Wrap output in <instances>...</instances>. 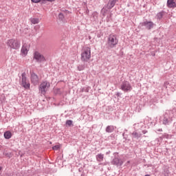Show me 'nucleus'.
<instances>
[{
	"label": "nucleus",
	"instance_id": "24",
	"mask_svg": "<svg viewBox=\"0 0 176 176\" xmlns=\"http://www.w3.org/2000/svg\"><path fill=\"white\" fill-rule=\"evenodd\" d=\"M78 71H83L85 69V65H79L78 66Z\"/></svg>",
	"mask_w": 176,
	"mask_h": 176
},
{
	"label": "nucleus",
	"instance_id": "2",
	"mask_svg": "<svg viewBox=\"0 0 176 176\" xmlns=\"http://www.w3.org/2000/svg\"><path fill=\"white\" fill-rule=\"evenodd\" d=\"M111 164H113V166H116L117 167L123 166V160L120 159V157H119V153H113V157L111 162Z\"/></svg>",
	"mask_w": 176,
	"mask_h": 176
},
{
	"label": "nucleus",
	"instance_id": "19",
	"mask_svg": "<svg viewBox=\"0 0 176 176\" xmlns=\"http://www.w3.org/2000/svg\"><path fill=\"white\" fill-rule=\"evenodd\" d=\"M97 162H101L104 161V154L100 153L96 155Z\"/></svg>",
	"mask_w": 176,
	"mask_h": 176
},
{
	"label": "nucleus",
	"instance_id": "37",
	"mask_svg": "<svg viewBox=\"0 0 176 176\" xmlns=\"http://www.w3.org/2000/svg\"><path fill=\"white\" fill-rule=\"evenodd\" d=\"M118 1H119V0H115L116 2H118Z\"/></svg>",
	"mask_w": 176,
	"mask_h": 176
},
{
	"label": "nucleus",
	"instance_id": "5",
	"mask_svg": "<svg viewBox=\"0 0 176 176\" xmlns=\"http://www.w3.org/2000/svg\"><path fill=\"white\" fill-rule=\"evenodd\" d=\"M121 90L122 91H125L126 93L129 91H131L133 90V87L129 81H124L121 83Z\"/></svg>",
	"mask_w": 176,
	"mask_h": 176
},
{
	"label": "nucleus",
	"instance_id": "30",
	"mask_svg": "<svg viewBox=\"0 0 176 176\" xmlns=\"http://www.w3.org/2000/svg\"><path fill=\"white\" fill-rule=\"evenodd\" d=\"M41 1H42V5H45L47 2V0H41Z\"/></svg>",
	"mask_w": 176,
	"mask_h": 176
},
{
	"label": "nucleus",
	"instance_id": "33",
	"mask_svg": "<svg viewBox=\"0 0 176 176\" xmlns=\"http://www.w3.org/2000/svg\"><path fill=\"white\" fill-rule=\"evenodd\" d=\"M167 85H168V82H164V87L167 88Z\"/></svg>",
	"mask_w": 176,
	"mask_h": 176
},
{
	"label": "nucleus",
	"instance_id": "23",
	"mask_svg": "<svg viewBox=\"0 0 176 176\" xmlns=\"http://www.w3.org/2000/svg\"><path fill=\"white\" fill-rule=\"evenodd\" d=\"M58 19L60 20V21H63L64 20V14L60 12L58 14Z\"/></svg>",
	"mask_w": 176,
	"mask_h": 176
},
{
	"label": "nucleus",
	"instance_id": "34",
	"mask_svg": "<svg viewBox=\"0 0 176 176\" xmlns=\"http://www.w3.org/2000/svg\"><path fill=\"white\" fill-rule=\"evenodd\" d=\"M56 0H47V2H54Z\"/></svg>",
	"mask_w": 176,
	"mask_h": 176
},
{
	"label": "nucleus",
	"instance_id": "18",
	"mask_svg": "<svg viewBox=\"0 0 176 176\" xmlns=\"http://www.w3.org/2000/svg\"><path fill=\"white\" fill-rule=\"evenodd\" d=\"M3 135L6 140H10V138H12V132H10V131H7L4 133Z\"/></svg>",
	"mask_w": 176,
	"mask_h": 176
},
{
	"label": "nucleus",
	"instance_id": "13",
	"mask_svg": "<svg viewBox=\"0 0 176 176\" xmlns=\"http://www.w3.org/2000/svg\"><path fill=\"white\" fill-rule=\"evenodd\" d=\"M167 6L168 8H176V3L174 0H168Z\"/></svg>",
	"mask_w": 176,
	"mask_h": 176
},
{
	"label": "nucleus",
	"instance_id": "26",
	"mask_svg": "<svg viewBox=\"0 0 176 176\" xmlns=\"http://www.w3.org/2000/svg\"><path fill=\"white\" fill-rule=\"evenodd\" d=\"M72 123H73V121L71 120H67L66 121V124H67V126H72Z\"/></svg>",
	"mask_w": 176,
	"mask_h": 176
},
{
	"label": "nucleus",
	"instance_id": "29",
	"mask_svg": "<svg viewBox=\"0 0 176 176\" xmlns=\"http://www.w3.org/2000/svg\"><path fill=\"white\" fill-rule=\"evenodd\" d=\"M52 149H54V151H58V149H60V146L55 145L52 147Z\"/></svg>",
	"mask_w": 176,
	"mask_h": 176
},
{
	"label": "nucleus",
	"instance_id": "31",
	"mask_svg": "<svg viewBox=\"0 0 176 176\" xmlns=\"http://www.w3.org/2000/svg\"><path fill=\"white\" fill-rule=\"evenodd\" d=\"M85 13L87 14H89V13H90V10H89V9H87L86 11H85Z\"/></svg>",
	"mask_w": 176,
	"mask_h": 176
},
{
	"label": "nucleus",
	"instance_id": "1",
	"mask_svg": "<svg viewBox=\"0 0 176 176\" xmlns=\"http://www.w3.org/2000/svg\"><path fill=\"white\" fill-rule=\"evenodd\" d=\"M118 42L116 36L112 34L109 35L107 43V49H113V47H116V45H118Z\"/></svg>",
	"mask_w": 176,
	"mask_h": 176
},
{
	"label": "nucleus",
	"instance_id": "32",
	"mask_svg": "<svg viewBox=\"0 0 176 176\" xmlns=\"http://www.w3.org/2000/svg\"><path fill=\"white\" fill-rule=\"evenodd\" d=\"M120 94H120V92H117L116 94L117 97H120Z\"/></svg>",
	"mask_w": 176,
	"mask_h": 176
},
{
	"label": "nucleus",
	"instance_id": "36",
	"mask_svg": "<svg viewBox=\"0 0 176 176\" xmlns=\"http://www.w3.org/2000/svg\"><path fill=\"white\" fill-rule=\"evenodd\" d=\"M157 131H163V129H158Z\"/></svg>",
	"mask_w": 176,
	"mask_h": 176
},
{
	"label": "nucleus",
	"instance_id": "35",
	"mask_svg": "<svg viewBox=\"0 0 176 176\" xmlns=\"http://www.w3.org/2000/svg\"><path fill=\"white\" fill-rule=\"evenodd\" d=\"M142 133H143V134H146V133H148V131H146V130L142 131Z\"/></svg>",
	"mask_w": 176,
	"mask_h": 176
},
{
	"label": "nucleus",
	"instance_id": "11",
	"mask_svg": "<svg viewBox=\"0 0 176 176\" xmlns=\"http://www.w3.org/2000/svg\"><path fill=\"white\" fill-rule=\"evenodd\" d=\"M31 82L34 85L36 86V85H38V83H39V77L38 76V75H36V74L32 72L31 73Z\"/></svg>",
	"mask_w": 176,
	"mask_h": 176
},
{
	"label": "nucleus",
	"instance_id": "38",
	"mask_svg": "<svg viewBox=\"0 0 176 176\" xmlns=\"http://www.w3.org/2000/svg\"><path fill=\"white\" fill-rule=\"evenodd\" d=\"M123 136H124V133L122 134Z\"/></svg>",
	"mask_w": 176,
	"mask_h": 176
},
{
	"label": "nucleus",
	"instance_id": "12",
	"mask_svg": "<svg viewBox=\"0 0 176 176\" xmlns=\"http://www.w3.org/2000/svg\"><path fill=\"white\" fill-rule=\"evenodd\" d=\"M21 53L24 54V56H27L28 53V45L27 44H24L21 48Z\"/></svg>",
	"mask_w": 176,
	"mask_h": 176
},
{
	"label": "nucleus",
	"instance_id": "22",
	"mask_svg": "<svg viewBox=\"0 0 176 176\" xmlns=\"http://www.w3.org/2000/svg\"><path fill=\"white\" fill-rule=\"evenodd\" d=\"M112 17V13H109L108 15H107L106 21L107 23H109L111 21V18Z\"/></svg>",
	"mask_w": 176,
	"mask_h": 176
},
{
	"label": "nucleus",
	"instance_id": "9",
	"mask_svg": "<svg viewBox=\"0 0 176 176\" xmlns=\"http://www.w3.org/2000/svg\"><path fill=\"white\" fill-rule=\"evenodd\" d=\"M142 27H145L146 30H152L155 27V23L152 21H145L141 23Z\"/></svg>",
	"mask_w": 176,
	"mask_h": 176
},
{
	"label": "nucleus",
	"instance_id": "28",
	"mask_svg": "<svg viewBox=\"0 0 176 176\" xmlns=\"http://www.w3.org/2000/svg\"><path fill=\"white\" fill-rule=\"evenodd\" d=\"M89 90H90V88L85 87V88H82V91H85V93H89Z\"/></svg>",
	"mask_w": 176,
	"mask_h": 176
},
{
	"label": "nucleus",
	"instance_id": "3",
	"mask_svg": "<svg viewBox=\"0 0 176 176\" xmlns=\"http://www.w3.org/2000/svg\"><path fill=\"white\" fill-rule=\"evenodd\" d=\"M50 87V82L47 81H44L39 85L38 90L41 94H43V96H45V94H46V91H47V89Z\"/></svg>",
	"mask_w": 176,
	"mask_h": 176
},
{
	"label": "nucleus",
	"instance_id": "20",
	"mask_svg": "<svg viewBox=\"0 0 176 176\" xmlns=\"http://www.w3.org/2000/svg\"><path fill=\"white\" fill-rule=\"evenodd\" d=\"M164 16V11H162L157 14V19H159V20H161V19H163Z\"/></svg>",
	"mask_w": 176,
	"mask_h": 176
},
{
	"label": "nucleus",
	"instance_id": "21",
	"mask_svg": "<svg viewBox=\"0 0 176 176\" xmlns=\"http://www.w3.org/2000/svg\"><path fill=\"white\" fill-rule=\"evenodd\" d=\"M30 21L32 24H38L39 23V19H38V18H31Z\"/></svg>",
	"mask_w": 176,
	"mask_h": 176
},
{
	"label": "nucleus",
	"instance_id": "14",
	"mask_svg": "<svg viewBox=\"0 0 176 176\" xmlns=\"http://www.w3.org/2000/svg\"><path fill=\"white\" fill-rule=\"evenodd\" d=\"M142 136V134L137 132L136 131H135L132 133L133 138H135L136 140L141 138Z\"/></svg>",
	"mask_w": 176,
	"mask_h": 176
},
{
	"label": "nucleus",
	"instance_id": "25",
	"mask_svg": "<svg viewBox=\"0 0 176 176\" xmlns=\"http://www.w3.org/2000/svg\"><path fill=\"white\" fill-rule=\"evenodd\" d=\"M0 99H1L2 102H3V101H5V100H6V97L5 96V94H2L0 96Z\"/></svg>",
	"mask_w": 176,
	"mask_h": 176
},
{
	"label": "nucleus",
	"instance_id": "17",
	"mask_svg": "<svg viewBox=\"0 0 176 176\" xmlns=\"http://www.w3.org/2000/svg\"><path fill=\"white\" fill-rule=\"evenodd\" d=\"M115 126L113 125H109L106 127V133H113Z\"/></svg>",
	"mask_w": 176,
	"mask_h": 176
},
{
	"label": "nucleus",
	"instance_id": "15",
	"mask_svg": "<svg viewBox=\"0 0 176 176\" xmlns=\"http://www.w3.org/2000/svg\"><path fill=\"white\" fill-rule=\"evenodd\" d=\"M116 4V1L115 0H109L107 4V9H112Z\"/></svg>",
	"mask_w": 176,
	"mask_h": 176
},
{
	"label": "nucleus",
	"instance_id": "4",
	"mask_svg": "<svg viewBox=\"0 0 176 176\" xmlns=\"http://www.w3.org/2000/svg\"><path fill=\"white\" fill-rule=\"evenodd\" d=\"M91 57V52L90 47H87L84 50V52L81 53V61H87L90 60Z\"/></svg>",
	"mask_w": 176,
	"mask_h": 176
},
{
	"label": "nucleus",
	"instance_id": "10",
	"mask_svg": "<svg viewBox=\"0 0 176 176\" xmlns=\"http://www.w3.org/2000/svg\"><path fill=\"white\" fill-rule=\"evenodd\" d=\"M172 122H173V117L170 116V115H168V113H165L164 115L162 124L167 125V124H170V123H171Z\"/></svg>",
	"mask_w": 176,
	"mask_h": 176
},
{
	"label": "nucleus",
	"instance_id": "8",
	"mask_svg": "<svg viewBox=\"0 0 176 176\" xmlns=\"http://www.w3.org/2000/svg\"><path fill=\"white\" fill-rule=\"evenodd\" d=\"M33 58L36 60V63H43V61H46L45 56L38 52L34 53Z\"/></svg>",
	"mask_w": 176,
	"mask_h": 176
},
{
	"label": "nucleus",
	"instance_id": "16",
	"mask_svg": "<svg viewBox=\"0 0 176 176\" xmlns=\"http://www.w3.org/2000/svg\"><path fill=\"white\" fill-rule=\"evenodd\" d=\"M111 12H109V10H108V9L103 8L101 10V14L102 16V17H105V16H107L110 14Z\"/></svg>",
	"mask_w": 176,
	"mask_h": 176
},
{
	"label": "nucleus",
	"instance_id": "27",
	"mask_svg": "<svg viewBox=\"0 0 176 176\" xmlns=\"http://www.w3.org/2000/svg\"><path fill=\"white\" fill-rule=\"evenodd\" d=\"M33 3H41L42 5V0H31Z\"/></svg>",
	"mask_w": 176,
	"mask_h": 176
},
{
	"label": "nucleus",
	"instance_id": "6",
	"mask_svg": "<svg viewBox=\"0 0 176 176\" xmlns=\"http://www.w3.org/2000/svg\"><path fill=\"white\" fill-rule=\"evenodd\" d=\"M8 45L11 49L17 50L20 47V43L17 40L14 39L8 40Z\"/></svg>",
	"mask_w": 176,
	"mask_h": 176
},
{
	"label": "nucleus",
	"instance_id": "7",
	"mask_svg": "<svg viewBox=\"0 0 176 176\" xmlns=\"http://www.w3.org/2000/svg\"><path fill=\"white\" fill-rule=\"evenodd\" d=\"M22 76V80H21V85L24 89H30L31 84H30V81L27 80V77L25 76V72H23L21 74Z\"/></svg>",
	"mask_w": 176,
	"mask_h": 176
}]
</instances>
